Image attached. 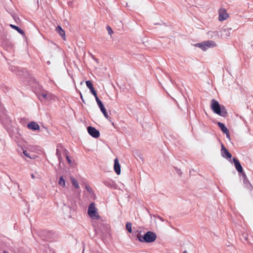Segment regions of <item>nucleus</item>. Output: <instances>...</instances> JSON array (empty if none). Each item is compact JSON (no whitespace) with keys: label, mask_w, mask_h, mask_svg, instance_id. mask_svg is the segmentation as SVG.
I'll return each mask as SVG.
<instances>
[{"label":"nucleus","mask_w":253,"mask_h":253,"mask_svg":"<svg viewBox=\"0 0 253 253\" xmlns=\"http://www.w3.org/2000/svg\"><path fill=\"white\" fill-rule=\"evenodd\" d=\"M92 94H93V95H94V96L95 97V100H96V101L97 103H98V102H100V101H101L99 99V98L98 97L97 95V93H96V92L95 93H94Z\"/></svg>","instance_id":"obj_23"},{"label":"nucleus","mask_w":253,"mask_h":253,"mask_svg":"<svg viewBox=\"0 0 253 253\" xmlns=\"http://www.w3.org/2000/svg\"><path fill=\"white\" fill-rule=\"evenodd\" d=\"M3 253H7V252H5V251H4V252H3Z\"/></svg>","instance_id":"obj_29"},{"label":"nucleus","mask_w":253,"mask_h":253,"mask_svg":"<svg viewBox=\"0 0 253 253\" xmlns=\"http://www.w3.org/2000/svg\"><path fill=\"white\" fill-rule=\"evenodd\" d=\"M87 131L91 136L94 138H98L100 136L99 131L93 127L88 126Z\"/></svg>","instance_id":"obj_7"},{"label":"nucleus","mask_w":253,"mask_h":253,"mask_svg":"<svg viewBox=\"0 0 253 253\" xmlns=\"http://www.w3.org/2000/svg\"><path fill=\"white\" fill-rule=\"evenodd\" d=\"M131 226H132V224L130 222H127L126 223V228L129 233L132 232Z\"/></svg>","instance_id":"obj_19"},{"label":"nucleus","mask_w":253,"mask_h":253,"mask_svg":"<svg viewBox=\"0 0 253 253\" xmlns=\"http://www.w3.org/2000/svg\"><path fill=\"white\" fill-rule=\"evenodd\" d=\"M183 253H187L186 251H185Z\"/></svg>","instance_id":"obj_28"},{"label":"nucleus","mask_w":253,"mask_h":253,"mask_svg":"<svg viewBox=\"0 0 253 253\" xmlns=\"http://www.w3.org/2000/svg\"><path fill=\"white\" fill-rule=\"evenodd\" d=\"M221 155L223 157L227 159H230L231 158V154L228 152L227 149L225 147V146L223 144L221 145Z\"/></svg>","instance_id":"obj_9"},{"label":"nucleus","mask_w":253,"mask_h":253,"mask_svg":"<svg viewBox=\"0 0 253 253\" xmlns=\"http://www.w3.org/2000/svg\"><path fill=\"white\" fill-rule=\"evenodd\" d=\"M81 97L82 99H83V97H82V95L81 96Z\"/></svg>","instance_id":"obj_30"},{"label":"nucleus","mask_w":253,"mask_h":253,"mask_svg":"<svg viewBox=\"0 0 253 253\" xmlns=\"http://www.w3.org/2000/svg\"><path fill=\"white\" fill-rule=\"evenodd\" d=\"M92 94H93L96 92V91L94 90V88L91 90H90Z\"/></svg>","instance_id":"obj_25"},{"label":"nucleus","mask_w":253,"mask_h":253,"mask_svg":"<svg viewBox=\"0 0 253 253\" xmlns=\"http://www.w3.org/2000/svg\"><path fill=\"white\" fill-rule=\"evenodd\" d=\"M138 239L141 242L151 243L155 241L156 235L151 231L147 232L143 236H138Z\"/></svg>","instance_id":"obj_2"},{"label":"nucleus","mask_w":253,"mask_h":253,"mask_svg":"<svg viewBox=\"0 0 253 253\" xmlns=\"http://www.w3.org/2000/svg\"><path fill=\"white\" fill-rule=\"evenodd\" d=\"M58 184L59 185L63 186V187H65L66 185V182L62 176L60 177L58 181Z\"/></svg>","instance_id":"obj_18"},{"label":"nucleus","mask_w":253,"mask_h":253,"mask_svg":"<svg viewBox=\"0 0 253 253\" xmlns=\"http://www.w3.org/2000/svg\"><path fill=\"white\" fill-rule=\"evenodd\" d=\"M195 46L201 48L204 51H205L210 48L215 47L216 46V44L214 41H207L201 43H196L195 44Z\"/></svg>","instance_id":"obj_3"},{"label":"nucleus","mask_w":253,"mask_h":253,"mask_svg":"<svg viewBox=\"0 0 253 253\" xmlns=\"http://www.w3.org/2000/svg\"><path fill=\"white\" fill-rule=\"evenodd\" d=\"M71 180L72 184L75 186L76 188L78 189L80 188L79 183L75 178L71 177Z\"/></svg>","instance_id":"obj_16"},{"label":"nucleus","mask_w":253,"mask_h":253,"mask_svg":"<svg viewBox=\"0 0 253 253\" xmlns=\"http://www.w3.org/2000/svg\"><path fill=\"white\" fill-rule=\"evenodd\" d=\"M10 26L12 28L16 30L19 33L22 34V35L24 34V31L22 29L19 28L18 27L15 26L14 25H12V24H10Z\"/></svg>","instance_id":"obj_17"},{"label":"nucleus","mask_w":253,"mask_h":253,"mask_svg":"<svg viewBox=\"0 0 253 253\" xmlns=\"http://www.w3.org/2000/svg\"><path fill=\"white\" fill-rule=\"evenodd\" d=\"M41 97L44 99L49 100L52 99L53 96L52 94L49 92H42L40 95V97Z\"/></svg>","instance_id":"obj_15"},{"label":"nucleus","mask_w":253,"mask_h":253,"mask_svg":"<svg viewBox=\"0 0 253 253\" xmlns=\"http://www.w3.org/2000/svg\"><path fill=\"white\" fill-rule=\"evenodd\" d=\"M114 169L117 174L119 175L121 173V166L117 158H116L114 160Z\"/></svg>","instance_id":"obj_11"},{"label":"nucleus","mask_w":253,"mask_h":253,"mask_svg":"<svg viewBox=\"0 0 253 253\" xmlns=\"http://www.w3.org/2000/svg\"><path fill=\"white\" fill-rule=\"evenodd\" d=\"M28 127L29 128L34 130H39L40 129V126L37 123L34 122H32L30 123L28 125Z\"/></svg>","instance_id":"obj_13"},{"label":"nucleus","mask_w":253,"mask_h":253,"mask_svg":"<svg viewBox=\"0 0 253 253\" xmlns=\"http://www.w3.org/2000/svg\"><path fill=\"white\" fill-rule=\"evenodd\" d=\"M233 161L235 167L236 169L238 171L239 173H242L243 172V168L239 162V161L235 158H233Z\"/></svg>","instance_id":"obj_8"},{"label":"nucleus","mask_w":253,"mask_h":253,"mask_svg":"<svg viewBox=\"0 0 253 253\" xmlns=\"http://www.w3.org/2000/svg\"><path fill=\"white\" fill-rule=\"evenodd\" d=\"M211 108L215 113L222 117H225L227 115L225 107L220 106L218 102L214 99L211 100Z\"/></svg>","instance_id":"obj_1"},{"label":"nucleus","mask_w":253,"mask_h":253,"mask_svg":"<svg viewBox=\"0 0 253 253\" xmlns=\"http://www.w3.org/2000/svg\"><path fill=\"white\" fill-rule=\"evenodd\" d=\"M65 151H67L66 150L61 144H58L57 146L56 155L60 163L62 161V154H63L64 155Z\"/></svg>","instance_id":"obj_5"},{"label":"nucleus","mask_w":253,"mask_h":253,"mask_svg":"<svg viewBox=\"0 0 253 253\" xmlns=\"http://www.w3.org/2000/svg\"><path fill=\"white\" fill-rule=\"evenodd\" d=\"M23 154L27 157L31 158L29 156V154L28 153L27 151L26 150L23 151Z\"/></svg>","instance_id":"obj_24"},{"label":"nucleus","mask_w":253,"mask_h":253,"mask_svg":"<svg viewBox=\"0 0 253 253\" xmlns=\"http://www.w3.org/2000/svg\"><path fill=\"white\" fill-rule=\"evenodd\" d=\"M56 31L61 36L64 40L66 39V35L65 31L62 29V28L60 26H58L56 28Z\"/></svg>","instance_id":"obj_14"},{"label":"nucleus","mask_w":253,"mask_h":253,"mask_svg":"<svg viewBox=\"0 0 253 253\" xmlns=\"http://www.w3.org/2000/svg\"><path fill=\"white\" fill-rule=\"evenodd\" d=\"M87 213L89 216L92 218L97 219L99 218V215L97 212V209L95 208L94 203L90 204L88 209Z\"/></svg>","instance_id":"obj_4"},{"label":"nucleus","mask_w":253,"mask_h":253,"mask_svg":"<svg viewBox=\"0 0 253 253\" xmlns=\"http://www.w3.org/2000/svg\"><path fill=\"white\" fill-rule=\"evenodd\" d=\"M86 85L87 86V87L89 89V90H91L93 88V84L91 81H87L86 82Z\"/></svg>","instance_id":"obj_20"},{"label":"nucleus","mask_w":253,"mask_h":253,"mask_svg":"<svg viewBox=\"0 0 253 253\" xmlns=\"http://www.w3.org/2000/svg\"><path fill=\"white\" fill-rule=\"evenodd\" d=\"M107 30L109 35H111L113 33V31L110 26H108L107 27Z\"/></svg>","instance_id":"obj_22"},{"label":"nucleus","mask_w":253,"mask_h":253,"mask_svg":"<svg viewBox=\"0 0 253 253\" xmlns=\"http://www.w3.org/2000/svg\"><path fill=\"white\" fill-rule=\"evenodd\" d=\"M86 189L88 191L90 192V188L88 186H86Z\"/></svg>","instance_id":"obj_26"},{"label":"nucleus","mask_w":253,"mask_h":253,"mask_svg":"<svg viewBox=\"0 0 253 253\" xmlns=\"http://www.w3.org/2000/svg\"><path fill=\"white\" fill-rule=\"evenodd\" d=\"M218 126L220 128L221 130L223 131V133H225L227 136H229V133L228 129L227 127L225 126V125L220 122L217 123Z\"/></svg>","instance_id":"obj_12"},{"label":"nucleus","mask_w":253,"mask_h":253,"mask_svg":"<svg viewBox=\"0 0 253 253\" xmlns=\"http://www.w3.org/2000/svg\"><path fill=\"white\" fill-rule=\"evenodd\" d=\"M64 156L66 157L68 163L70 164L71 163V160L70 159V158H69V157L68 156L67 151H65Z\"/></svg>","instance_id":"obj_21"},{"label":"nucleus","mask_w":253,"mask_h":253,"mask_svg":"<svg viewBox=\"0 0 253 253\" xmlns=\"http://www.w3.org/2000/svg\"><path fill=\"white\" fill-rule=\"evenodd\" d=\"M97 105H98L101 111L102 112V113L103 114L104 117L107 119L108 120H109L110 119V117L108 116L107 112H106V109L104 107L102 102L101 101L97 103Z\"/></svg>","instance_id":"obj_10"},{"label":"nucleus","mask_w":253,"mask_h":253,"mask_svg":"<svg viewBox=\"0 0 253 253\" xmlns=\"http://www.w3.org/2000/svg\"><path fill=\"white\" fill-rule=\"evenodd\" d=\"M32 178H34V175L33 174H32Z\"/></svg>","instance_id":"obj_27"},{"label":"nucleus","mask_w":253,"mask_h":253,"mask_svg":"<svg viewBox=\"0 0 253 253\" xmlns=\"http://www.w3.org/2000/svg\"><path fill=\"white\" fill-rule=\"evenodd\" d=\"M219 17L218 20L222 21L227 19L228 17V14L224 8H220L218 10Z\"/></svg>","instance_id":"obj_6"}]
</instances>
